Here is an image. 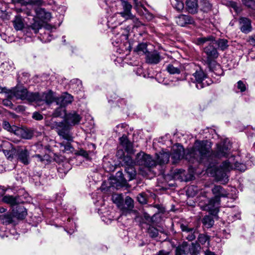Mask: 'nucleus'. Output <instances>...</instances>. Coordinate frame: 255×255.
Returning a JSON list of instances; mask_svg holds the SVG:
<instances>
[{"mask_svg": "<svg viewBox=\"0 0 255 255\" xmlns=\"http://www.w3.org/2000/svg\"><path fill=\"white\" fill-rule=\"evenodd\" d=\"M63 19L59 17H33L28 25L22 17H15L12 21L13 26L16 30H22L28 33L32 30L36 34L40 29L44 28L47 31L41 34L40 38L43 42H49L54 39L52 33L55 31L61 24Z\"/></svg>", "mask_w": 255, "mask_h": 255, "instance_id": "obj_1", "label": "nucleus"}, {"mask_svg": "<svg viewBox=\"0 0 255 255\" xmlns=\"http://www.w3.org/2000/svg\"><path fill=\"white\" fill-rule=\"evenodd\" d=\"M211 142L205 140H197L193 147L188 150L185 155L186 159L189 161L193 162L192 158L202 162L206 159L210 162L212 157L221 158L228 157L231 156L232 145L229 141L224 140L217 144L214 151L211 150Z\"/></svg>", "mask_w": 255, "mask_h": 255, "instance_id": "obj_2", "label": "nucleus"}, {"mask_svg": "<svg viewBox=\"0 0 255 255\" xmlns=\"http://www.w3.org/2000/svg\"><path fill=\"white\" fill-rule=\"evenodd\" d=\"M247 167L245 164L238 161L236 157L231 155L227 159L224 161L220 166L215 168L214 176L216 179L223 184H226L229 181L228 173L231 170L236 169L245 171Z\"/></svg>", "mask_w": 255, "mask_h": 255, "instance_id": "obj_3", "label": "nucleus"}, {"mask_svg": "<svg viewBox=\"0 0 255 255\" xmlns=\"http://www.w3.org/2000/svg\"><path fill=\"white\" fill-rule=\"evenodd\" d=\"M51 128L56 130L58 135L62 138L68 141L66 143L63 142L59 143L60 150L63 152H71L72 147L69 141L73 140V137L69 131V126L64 122H55L52 124Z\"/></svg>", "mask_w": 255, "mask_h": 255, "instance_id": "obj_4", "label": "nucleus"}, {"mask_svg": "<svg viewBox=\"0 0 255 255\" xmlns=\"http://www.w3.org/2000/svg\"><path fill=\"white\" fill-rule=\"evenodd\" d=\"M212 192L214 197L209 200L207 207L211 214L216 215L219 211L221 198L228 197L229 193L221 185H215Z\"/></svg>", "mask_w": 255, "mask_h": 255, "instance_id": "obj_5", "label": "nucleus"}, {"mask_svg": "<svg viewBox=\"0 0 255 255\" xmlns=\"http://www.w3.org/2000/svg\"><path fill=\"white\" fill-rule=\"evenodd\" d=\"M191 79H194L193 83H195L196 87L198 89L209 86L212 83V80L207 77L206 74L202 70H197L192 75Z\"/></svg>", "mask_w": 255, "mask_h": 255, "instance_id": "obj_6", "label": "nucleus"}, {"mask_svg": "<svg viewBox=\"0 0 255 255\" xmlns=\"http://www.w3.org/2000/svg\"><path fill=\"white\" fill-rule=\"evenodd\" d=\"M166 70L170 74L174 75L181 74V76L179 79L181 81L186 79V72L184 71V66L177 61L167 65Z\"/></svg>", "mask_w": 255, "mask_h": 255, "instance_id": "obj_7", "label": "nucleus"}, {"mask_svg": "<svg viewBox=\"0 0 255 255\" xmlns=\"http://www.w3.org/2000/svg\"><path fill=\"white\" fill-rule=\"evenodd\" d=\"M215 42H210L209 44L204 48V52L207 56L206 62L208 65H211L219 56V53L217 49L214 46Z\"/></svg>", "mask_w": 255, "mask_h": 255, "instance_id": "obj_8", "label": "nucleus"}, {"mask_svg": "<svg viewBox=\"0 0 255 255\" xmlns=\"http://www.w3.org/2000/svg\"><path fill=\"white\" fill-rule=\"evenodd\" d=\"M137 163L141 166L150 168L156 165V161L149 155L140 153L137 155Z\"/></svg>", "mask_w": 255, "mask_h": 255, "instance_id": "obj_9", "label": "nucleus"}, {"mask_svg": "<svg viewBox=\"0 0 255 255\" xmlns=\"http://www.w3.org/2000/svg\"><path fill=\"white\" fill-rule=\"evenodd\" d=\"M239 24L242 32L247 34L252 31L251 21L247 17H241L239 19Z\"/></svg>", "mask_w": 255, "mask_h": 255, "instance_id": "obj_10", "label": "nucleus"}, {"mask_svg": "<svg viewBox=\"0 0 255 255\" xmlns=\"http://www.w3.org/2000/svg\"><path fill=\"white\" fill-rule=\"evenodd\" d=\"M1 201L9 205L12 208L19 203L23 202L19 199V196H13L9 195H6L2 197Z\"/></svg>", "mask_w": 255, "mask_h": 255, "instance_id": "obj_11", "label": "nucleus"}, {"mask_svg": "<svg viewBox=\"0 0 255 255\" xmlns=\"http://www.w3.org/2000/svg\"><path fill=\"white\" fill-rule=\"evenodd\" d=\"M82 117L77 112L73 111L66 114L65 119L67 123L71 126H74L78 124L80 122Z\"/></svg>", "mask_w": 255, "mask_h": 255, "instance_id": "obj_12", "label": "nucleus"}, {"mask_svg": "<svg viewBox=\"0 0 255 255\" xmlns=\"http://www.w3.org/2000/svg\"><path fill=\"white\" fill-rule=\"evenodd\" d=\"M17 154L18 160L25 165L29 163V152L27 149L24 148L18 147L17 149Z\"/></svg>", "mask_w": 255, "mask_h": 255, "instance_id": "obj_13", "label": "nucleus"}, {"mask_svg": "<svg viewBox=\"0 0 255 255\" xmlns=\"http://www.w3.org/2000/svg\"><path fill=\"white\" fill-rule=\"evenodd\" d=\"M180 228L182 232L185 233V238L189 241H192L196 238V231L194 228H190L188 226L184 224L180 225Z\"/></svg>", "mask_w": 255, "mask_h": 255, "instance_id": "obj_14", "label": "nucleus"}, {"mask_svg": "<svg viewBox=\"0 0 255 255\" xmlns=\"http://www.w3.org/2000/svg\"><path fill=\"white\" fill-rule=\"evenodd\" d=\"M12 211L13 215L17 218L20 219H23L27 215L26 209L21 203H19L14 207L12 208Z\"/></svg>", "mask_w": 255, "mask_h": 255, "instance_id": "obj_15", "label": "nucleus"}, {"mask_svg": "<svg viewBox=\"0 0 255 255\" xmlns=\"http://www.w3.org/2000/svg\"><path fill=\"white\" fill-rule=\"evenodd\" d=\"M73 101V97L68 93H63L60 97L56 99L57 105L65 107L71 104Z\"/></svg>", "mask_w": 255, "mask_h": 255, "instance_id": "obj_16", "label": "nucleus"}, {"mask_svg": "<svg viewBox=\"0 0 255 255\" xmlns=\"http://www.w3.org/2000/svg\"><path fill=\"white\" fill-rule=\"evenodd\" d=\"M126 158L128 159L127 161L128 164L125 166V171L128 175V180H131L135 177L136 171L132 165V160L130 158L127 157Z\"/></svg>", "mask_w": 255, "mask_h": 255, "instance_id": "obj_17", "label": "nucleus"}, {"mask_svg": "<svg viewBox=\"0 0 255 255\" xmlns=\"http://www.w3.org/2000/svg\"><path fill=\"white\" fill-rule=\"evenodd\" d=\"M186 4V8L189 13L194 14L197 12L198 0H187Z\"/></svg>", "mask_w": 255, "mask_h": 255, "instance_id": "obj_18", "label": "nucleus"}, {"mask_svg": "<svg viewBox=\"0 0 255 255\" xmlns=\"http://www.w3.org/2000/svg\"><path fill=\"white\" fill-rule=\"evenodd\" d=\"M54 100L53 93L49 91L46 93H43L41 95H40V99L39 102H42L47 105H49L53 102Z\"/></svg>", "mask_w": 255, "mask_h": 255, "instance_id": "obj_19", "label": "nucleus"}, {"mask_svg": "<svg viewBox=\"0 0 255 255\" xmlns=\"http://www.w3.org/2000/svg\"><path fill=\"white\" fill-rule=\"evenodd\" d=\"M175 21L181 26H186L194 23L192 17H175Z\"/></svg>", "mask_w": 255, "mask_h": 255, "instance_id": "obj_20", "label": "nucleus"}, {"mask_svg": "<svg viewBox=\"0 0 255 255\" xmlns=\"http://www.w3.org/2000/svg\"><path fill=\"white\" fill-rule=\"evenodd\" d=\"M160 60L159 54L157 51L148 53L146 56V61L151 64H157Z\"/></svg>", "mask_w": 255, "mask_h": 255, "instance_id": "obj_21", "label": "nucleus"}, {"mask_svg": "<svg viewBox=\"0 0 255 255\" xmlns=\"http://www.w3.org/2000/svg\"><path fill=\"white\" fill-rule=\"evenodd\" d=\"M157 162L159 164L167 163L170 158V154L168 152L162 151L159 153L156 154Z\"/></svg>", "mask_w": 255, "mask_h": 255, "instance_id": "obj_22", "label": "nucleus"}, {"mask_svg": "<svg viewBox=\"0 0 255 255\" xmlns=\"http://www.w3.org/2000/svg\"><path fill=\"white\" fill-rule=\"evenodd\" d=\"M15 134L20 135L22 138L26 139H31L33 136V132L31 130L28 129L25 130L18 127Z\"/></svg>", "mask_w": 255, "mask_h": 255, "instance_id": "obj_23", "label": "nucleus"}, {"mask_svg": "<svg viewBox=\"0 0 255 255\" xmlns=\"http://www.w3.org/2000/svg\"><path fill=\"white\" fill-rule=\"evenodd\" d=\"M215 41V38L212 35H209L207 37H200L196 38L194 40V43L199 46H202L207 42H213Z\"/></svg>", "mask_w": 255, "mask_h": 255, "instance_id": "obj_24", "label": "nucleus"}, {"mask_svg": "<svg viewBox=\"0 0 255 255\" xmlns=\"http://www.w3.org/2000/svg\"><path fill=\"white\" fill-rule=\"evenodd\" d=\"M188 254V243L184 242L175 249V255H186Z\"/></svg>", "mask_w": 255, "mask_h": 255, "instance_id": "obj_25", "label": "nucleus"}, {"mask_svg": "<svg viewBox=\"0 0 255 255\" xmlns=\"http://www.w3.org/2000/svg\"><path fill=\"white\" fill-rule=\"evenodd\" d=\"M27 92V90L24 88H16L13 91V95L16 99L24 100Z\"/></svg>", "mask_w": 255, "mask_h": 255, "instance_id": "obj_26", "label": "nucleus"}, {"mask_svg": "<svg viewBox=\"0 0 255 255\" xmlns=\"http://www.w3.org/2000/svg\"><path fill=\"white\" fill-rule=\"evenodd\" d=\"M105 18L109 28L114 29L121 24V23L117 21V17H105Z\"/></svg>", "mask_w": 255, "mask_h": 255, "instance_id": "obj_27", "label": "nucleus"}, {"mask_svg": "<svg viewBox=\"0 0 255 255\" xmlns=\"http://www.w3.org/2000/svg\"><path fill=\"white\" fill-rule=\"evenodd\" d=\"M201 249L200 246L197 243H192L189 246H188V254L191 255H198Z\"/></svg>", "mask_w": 255, "mask_h": 255, "instance_id": "obj_28", "label": "nucleus"}, {"mask_svg": "<svg viewBox=\"0 0 255 255\" xmlns=\"http://www.w3.org/2000/svg\"><path fill=\"white\" fill-rule=\"evenodd\" d=\"M120 144L125 148L127 152L129 151L132 149V144L128 140L126 135H123L120 138Z\"/></svg>", "mask_w": 255, "mask_h": 255, "instance_id": "obj_29", "label": "nucleus"}, {"mask_svg": "<svg viewBox=\"0 0 255 255\" xmlns=\"http://www.w3.org/2000/svg\"><path fill=\"white\" fill-rule=\"evenodd\" d=\"M40 99V94L37 93H30L27 91L24 100H26L28 102H39Z\"/></svg>", "mask_w": 255, "mask_h": 255, "instance_id": "obj_30", "label": "nucleus"}, {"mask_svg": "<svg viewBox=\"0 0 255 255\" xmlns=\"http://www.w3.org/2000/svg\"><path fill=\"white\" fill-rule=\"evenodd\" d=\"M0 220L3 224L9 225L13 222V216L10 213L0 215Z\"/></svg>", "mask_w": 255, "mask_h": 255, "instance_id": "obj_31", "label": "nucleus"}, {"mask_svg": "<svg viewBox=\"0 0 255 255\" xmlns=\"http://www.w3.org/2000/svg\"><path fill=\"white\" fill-rule=\"evenodd\" d=\"M66 231L69 234H72L76 229V224L72 219H68L66 225Z\"/></svg>", "mask_w": 255, "mask_h": 255, "instance_id": "obj_32", "label": "nucleus"}, {"mask_svg": "<svg viewBox=\"0 0 255 255\" xmlns=\"http://www.w3.org/2000/svg\"><path fill=\"white\" fill-rule=\"evenodd\" d=\"M202 223L205 227L210 228L214 225V221L212 216L206 215L203 218Z\"/></svg>", "mask_w": 255, "mask_h": 255, "instance_id": "obj_33", "label": "nucleus"}, {"mask_svg": "<svg viewBox=\"0 0 255 255\" xmlns=\"http://www.w3.org/2000/svg\"><path fill=\"white\" fill-rule=\"evenodd\" d=\"M2 127L4 129L6 130L7 131L13 133L14 134L15 133V132L18 128V127L14 125L11 126L9 122L5 121L3 122Z\"/></svg>", "mask_w": 255, "mask_h": 255, "instance_id": "obj_34", "label": "nucleus"}, {"mask_svg": "<svg viewBox=\"0 0 255 255\" xmlns=\"http://www.w3.org/2000/svg\"><path fill=\"white\" fill-rule=\"evenodd\" d=\"M71 87L75 91H81L82 88V82L79 79H73L71 81Z\"/></svg>", "mask_w": 255, "mask_h": 255, "instance_id": "obj_35", "label": "nucleus"}, {"mask_svg": "<svg viewBox=\"0 0 255 255\" xmlns=\"http://www.w3.org/2000/svg\"><path fill=\"white\" fill-rule=\"evenodd\" d=\"M171 3L173 7L178 11H181L184 8V3L180 0H171Z\"/></svg>", "mask_w": 255, "mask_h": 255, "instance_id": "obj_36", "label": "nucleus"}, {"mask_svg": "<svg viewBox=\"0 0 255 255\" xmlns=\"http://www.w3.org/2000/svg\"><path fill=\"white\" fill-rule=\"evenodd\" d=\"M217 44L218 48L222 50H224L228 47V41L225 39H219L215 41V44Z\"/></svg>", "mask_w": 255, "mask_h": 255, "instance_id": "obj_37", "label": "nucleus"}, {"mask_svg": "<svg viewBox=\"0 0 255 255\" xmlns=\"http://www.w3.org/2000/svg\"><path fill=\"white\" fill-rule=\"evenodd\" d=\"M201 4V10L205 12H208L211 9L212 5L208 0H200Z\"/></svg>", "mask_w": 255, "mask_h": 255, "instance_id": "obj_38", "label": "nucleus"}, {"mask_svg": "<svg viewBox=\"0 0 255 255\" xmlns=\"http://www.w3.org/2000/svg\"><path fill=\"white\" fill-rule=\"evenodd\" d=\"M123 6L124 8L123 14H124L123 16H130V10L132 7L131 5L128 2L124 1L123 2Z\"/></svg>", "mask_w": 255, "mask_h": 255, "instance_id": "obj_39", "label": "nucleus"}, {"mask_svg": "<svg viewBox=\"0 0 255 255\" xmlns=\"http://www.w3.org/2000/svg\"><path fill=\"white\" fill-rule=\"evenodd\" d=\"M182 156V153L179 150H175L171 155V159L173 163H176Z\"/></svg>", "mask_w": 255, "mask_h": 255, "instance_id": "obj_40", "label": "nucleus"}, {"mask_svg": "<svg viewBox=\"0 0 255 255\" xmlns=\"http://www.w3.org/2000/svg\"><path fill=\"white\" fill-rule=\"evenodd\" d=\"M198 241L202 245H205L206 243H207L208 245H209L210 237L205 234H200L198 236Z\"/></svg>", "mask_w": 255, "mask_h": 255, "instance_id": "obj_41", "label": "nucleus"}, {"mask_svg": "<svg viewBox=\"0 0 255 255\" xmlns=\"http://www.w3.org/2000/svg\"><path fill=\"white\" fill-rule=\"evenodd\" d=\"M53 115L55 117H62L63 116H66L65 107L60 106L54 111Z\"/></svg>", "mask_w": 255, "mask_h": 255, "instance_id": "obj_42", "label": "nucleus"}, {"mask_svg": "<svg viewBox=\"0 0 255 255\" xmlns=\"http://www.w3.org/2000/svg\"><path fill=\"white\" fill-rule=\"evenodd\" d=\"M230 7L233 9L234 11L237 14H240L242 11V6L241 4H238L237 2L231 1L230 2Z\"/></svg>", "mask_w": 255, "mask_h": 255, "instance_id": "obj_43", "label": "nucleus"}, {"mask_svg": "<svg viewBox=\"0 0 255 255\" xmlns=\"http://www.w3.org/2000/svg\"><path fill=\"white\" fill-rule=\"evenodd\" d=\"M35 12L37 16H50L51 13L46 11L45 8L37 7L35 8Z\"/></svg>", "mask_w": 255, "mask_h": 255, "instance_id": "obj_44", "label": "nucleus"}, {"mask_svg": "<svg viewBox=\"0 0 255 255\" xmlns=\"http://www.w3.org/2000/svg\"><path fill=\"white\" fill-rule=\"evenodd\" d=\"M147 233L151 238L156 237L158 235V230L153 226H149L147 230Z\"/></svg>", "mask_w": 255, "mask_h": 255, "instance_id": "obj_45", "label": "nucleus"}, {"mask_svg": "<svg viewBox=\"0 0 255 255\" xmlns=\"http://www.w3.org/2000/svg\"><path fill=\"white\" fill-rule=\"evenodd\" d=\"M135 50L138 53H146L147 52L146 44L144 43L138 44Z\"/></svg>", "mask_w": 255, "mask_h": 255, "instance_id": "obj_46", "label": "nucleus"}, {"mask_svg": "<svg viewBox=\"0 0 255 255\" xmlns=\"http://www.w3.org/2000/svg\"><path fill=\"white\" fill-rule=\"evenodd\" d=\"M243 4L252 9L255 10V0H241Z\"/></svg>", "mask_w": 255, "mask_h": 255, "instance_id": "obj_47", "label": "nucleus"}, {"mask_svg": "<svg viewBox=\"0 0 255 255\" xmlns=\"http://www.w3.org/2000/svg\"><path fill=\"white\" fill-rule=\"evenodd\" d=\"M25 3L26 4H30L32 6L40 7V6L44 4V2L43 0H28Z\"/></svg>", "mask_w": 255, "mask_h": 255, "instance_id": "obj_48", "label": "nucleus"}, {"mask_svg": "<svg viewBox=\"0 0 255 255\" xmlns=\"http://www.w3.org/2000/svg\"><path fill=\"white\" fill-rule=\"evenodd\" d=\"M128 125L125 123H122L116 126L114 130L117 133H120L125 131V129L127 128Z\"/></svg>", "mask_w": 255, "mask_h": 255, "instance_id": "obj_49", "label": "nucleus"}, {"mask_svg": "<svg viewBox=\"0 0 255 255\" xmlns=\"http://www.w3.org/2000/svg\"><path fill=\"white\" fill-rule=\"evenodd\" d=\"M137 200L141 204H145L147 201L146 194L144 193H140L137 196Z\"/></svg>", "mask_w": 255, "mask_h": 255, "instance_id": "obj_50", "label": "nucleus"}, {"mask_svg": "<svg viewBox=\"0 0 255 255\" xmlns=\"http://www.w3.org/2000/svg\"><path fill=\"white\" fill-rule=\"evenodd\" d=\"M107 98L108 99L109 103L114 102H116V100L118 98V96L115 93H109L107 95Z\"/></svg>", "mask_w": 255, "mask_h": 255, "instance_id": "obj_51", "label": "nucleus"}, {"mask_svg": "<svg viewBox=\"0 0 255 255\" xmlns=\"http://www.w3.org/2000/svg\"><path fill=\"white\" fill-rule=\"evenodd\" d=\"M1 70L4 71H9L12 68L11 65H10L9 62L5 61L3 62L0 66Z\"/></svg>", "mask_w": 255, "mask_h": 255, "instance_id": "obj_52", "label": "nucleus"}, {"mask_svg": "<svg viewBox=\"0 0 255 255\" xmlns=\"http://www.w3.org/2000/svg\"><path fill=\"white\" fill-rule=\"evenodd\" d=\"M237 88L240 92H243L246 90V85L242 81H239L237 83Z\"/></svg>", "mask_w": 255, "mask_h": 255, "instance_id": "obj_53", "label": "nucleus"}, {"mask_svg": "<svg viewBox=\"0 0 255 255\" xmlns=\"http://www.w3.org/2000/svg\"><path fill=\"white\" fill-rule=\"evenodd\" d=\"M33 119L40 121L43 119V116L38 112H34L32 115Z\"/></svg>", "mask_w": 255, "mask_h": 255, "instance_id": "obj_54", "label": "nucleus"}, {"mask_svg": "<svg viewBox=\"0 0 255 255\" xmlns=\"http://www.w3.org/2000/svg\"><path fill=\"white\" fill-rule=\"evenodd\" d=\"M126 101L124 99H119L116 101V103L119 107L123 108L124 105H126Z\"/></svg>", "mask_w": 255, "mask_h": 255, "instance_id": "obj_55", "label": "nucleus"}, {"mask_svg": "<svg viewBox=\"0 0 255 255\" xmlns=\"http://www.w3.org/2000/svg\"><path fill=\"white\" fill-rule=\"evenodd\" d=\"M112 43L114 46L118 47L119 46L121 41L118 38H117L116 36L115 37H112Z\"/></svg>", "mask_w": 255, "mask_h": 255, "instance_id": "obj_56", "label": "nucleus"}, {"mask_svg": "<svg viewBox=\"0 0 255 255\" xmlns=\"http://www.w3.org/2000/svg\"><path fill=\"white\" fill-rule=\"evenodd\" d=\"M33 157L36 159L37 161L43 162L44 161L46 156L44 155V156H42L39 154H36Z\"/></svg>", "mask_w": 255, "mask_h": 255, "instance_id": "obj_57", "label": "nucleus"}, {"mask_svg": "<svg viewBox=\"0 0 255 255\" xmlns=\"http://www.w3.org/2000/svg\"><path fill=\"white\" fill-rule=\"evenodd\" d=\"M126 203L130 207L133 205V200L129 197L128 196L126 198Z\"/></svg>", "mask_w": 255, "mask_h": 255, "instance_id": "obj_58", "label": "nucleus"}, {"mask_svg": "<svg viewBox=\"0 0 255 255\" xmlns=\"http://www.w3.org/2000/svg\"><path fill=\"white\" fill-rule=\"evenodd\" d=\"M2 103L4 106L7 107H11L13 106V104L11 103V102L7 99L3 100L2 101Z\"/></svg>", "mask_w": 255, "mask_h": 255, "instance_id": "obj_59", "label": "nucleus"}, {"mask_svg": "<svg viewBox=\"0 0 255 255\" xmlns=\"http://www.w3.org/2000/svg\"><path fill=\"white\" fill-rule=\"evenodd\" d=\"M79 154L85 158H88L89 156L88 152L83 149H81L79 151Z\"/></svg>", "mask_w": 255, "mask_h": 255, "instance_id": "obj_60", "label": "nucleus"}, {"mask_svg": "<svg viewBox=\"0 0 255 255\" xmlns=\"http://www.w3.org/2000/svg\"><path fill=\"white\" fill-rule=\"evenodd\" d=\"M3 152L5 154V155L7 156L8 158L13 157L12 151L4 150Z\"/></svg>", "mask_w": 255, "mask_h": 255, "instance_id": "obj_61", "label": "nucleus"}, {"mask_svg": "<svg viewBox=\"0 0 255 255\" xmlns=\"http://www.w3.org/2000/svg\"><path fill=\"white\" fill-rule=\"evenodd\" d=\"M249 42H250L252 44H253L255 46V34L250 36L249 38Z\"/></svg>", "mask_w": 255, "mask_h": 255, "instance_id": "obj_62", "label": "nucleus"}, {"mask_svg": "<svg viewBox=\"0 0 255 255\" xmlns=\"http://www.w3.org/2000/svg\"><path fill=\"white\" fill-rule=\"evenodd\" d=\"M169 252L164 251V250H161L159 251L156 255H169Z\"/></svg>", "mask_w": 255, "mask_h": 255, "instance_id": "obj_63", "label": "nucleus"}, {"mask_svg": "<svg viewBox=\"0 0 255 255\" xmlns=\"http://www.w3.org/2000/svg\"><path fill=\"white\" fill-rule=\"evenodd\" d=\"M13 3H25L24 0H11Z\"/></svg>", "mask_w": 255, "mask_h": 255, "instance_id": "obj_64", "label": "nucleus"}]
</instances>
